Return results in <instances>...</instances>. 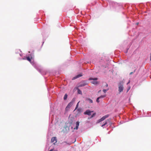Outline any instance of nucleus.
Instances as JSON below:
<instances>
[{
	"label": "nucleus",
	"mask_w": 151,
	"mask_h": 151,
	"mask_svg": "<svg viewBox=\"0 0 151 151\" xmlns=\"http://www.w3.org/2000/svg\"><path fill=\"white\" fill-rule=\"evenodd\" d=\"M109 116V114H107L103 116L101 118L98 120L97 122V123H99L104 120L108 118Z\"/></svg>",
	"instance_id": "nucleus-1"
},
{
	"label": "nucleus",
	"mask_w": 151,
	"mask_h": 151,
	"mask_svg": "<svg viewBox=\"0 0 151 151\" xmlns=\"http://www.w3.org/2000/svg\"><path fill=\"white\" fill-rule=\"evenodd\" d=\"M51 142L52 143H54V144L56 143L57 142V139L56 138V137H52L51 138Z\"/></svg>",
	"instance_id": "nucleus-2"
},
{
	"label": "nucleus",
	"mask_w": 151,
	"mask_h": 151,
	"mask_svg": "<svg viewBox=\"0 0 151 151\" xmlns=\"http://www.w3.org/2000/svg\"><path fill=\"white\" fill-rule=\"evenodd\" d=\"M93 111H91L89 110H87L84 113L85 114H87L88 115L90 116L91 115V112H93Z\"/></svg>",
	"instance_id": "nucleus-3"
},
{
	"label": "nucleus",
	"mask_w": 151,
	"mask_h": 151,
	"mask_svg": "<svg viewBox=\"0 0 151 151\" xmlns=\"http://www.w3.org/2000/svg\"><path fill=\"white\" fill-rule=\"evenodd\" d=\"M75 100L74 99H73L70 102L68 105L67 106L69 107V108H70L73 104Z\"/></svg>",
	"instance_id": "nucleus-4"
},
{
	"label": "nucleus",
	"mask_w": 151,
	"mask_h": 151,
	"mask_svg": "<svg viewBox=\"0 0 151 151\" xmlns=\"http://www.w3.org/2000/svg\"><path fill=\"white\" fill-rule=\"evenodd\" d=\"M123 86L122 85H119V92H122L123 90Z\"/></svg>",
	"instance_id": "nucleus-5"
},
{
	"label": "nucleus",
	"mask_w": 151,
	"mask_h": 151,
	"mask_svg": "<svg viewBox=\"0 0 151 151\" xmlns=\"http://www.w3.org/2000/svg\"><path fill=\"white\" fill-rule=\"evenodd\" d=\"M107 121L110 122V119H108L104 123V124L101 125L102 127H103V126H105L107 124Z\"/></svg>",
	"instance_id": "nucleus-6"
},
{
	"label": "nucleus",
	"mask_w": 151,
	"mask_h": 151,
	"mask_svg": "<svg viewBox=\"0 0 151 151\" xmlns=\"http://www.w3.org/2000/svg\"><path fill=\"white\" fill-rule=\"evenodd\" d=\"M79 126V122H77L76 123V127L75 128H74V129H77L78 128V126Z\"/></svg>",
	"instance_id": "nucleus-7"
},
{
	"label": "nucleus",
	"mask_w": 151,
	"mask_h": 151,
	"mask_svg": "<svg viewBox=\"0 0 151 151\" xmlns=\"http://www.w3.org/2000/svg\"><path fill=\"white\" fill-rule=\"evenodd\" d=\"M26 58L27 60H28V61H29L30 62H31V58H30L29 57H26Z\"/></svg>",
	"instance_id": "nucleus-8"
},
{
	"label": "nucleus",
	"mask_w": 151,
	"mask_h": 151,
	"mask_svg": "<svg viewBox=\"0 0 151 151\" xmlns=\"http://www.w3.org/2000/svg\"><path fill=\"white\" fill-rule=\"evenodd\" d=\"M106 96V95H104L101 96L100 97H99L98 98H99V99H102L103 98H104Z\"/></svg>",
	"instance_id": "nucleus-9"
},
{
	"label": "nucleus",
	"mask_w": 151,
	"mask_h": 151,
	"mask_svg": "<svg viewBox=\"0 0 151 151\" xmlns=\"http://www.w3.org/2000/svg\"><path fill=\"white\" fill-rule=\"evenodd\" d=\"M77 111H78V112L79 113H80L81 112V108H78L77 109Z\"/></svg>",
	"instance_id": "nucleus-10"
},
{
	"label": "nucleus",
	"mask_w": 151,
	"mask_h": 151,
	"mask_svg": "<svg viewBox=\"0 0 151 151\" xmlns=\"http://www.w3.org/2000/svg\"><path fill=\"white\" fill-rule=\"evenodd\" d=\"M78 93L79 94H82L81 91L78 88Z\"/></svg>",
	"instance_id": "nucleus-11"
},
{
	"label": "nucleus",
	"mask_w": 151,
	"mask_h": 151,
	"mask_svg": "<svg viewBox=\"0 0 151 151\" xmlns=\"http://www.w3.org/2000/svg\"><path fill=\"white\" fill-rule=\"evenodd\" d=\"M98 79V78H89L90 80H97Z\"/></svg>",
	"instance_id": "nucleus-12"
},
{
	"label": "nucleus",
	"mask_w": 151,
	"mask_h": 151,
	"mask_svg": "<svg viewBox=\"0 0 151 151\" xmlns=\"http://www.w3.org/2000/svg\"><path fill=\"white\" fill-rule=\"evenodd\" d=\"M82 75L81 74H79V75H78L77 76H76V77H75L74 78H79L80 77H81L82 76Z\"/></svg>",
	"instance_id": "nucleus-13"
},
{
	"label": "nucleus",
	"mask_w": 151,
	"mask_h": 151,
	"mask_svg": "<svg viewBox=\"0 0 151 151\" xmlns=\"http://www.w3.org/2000/svg\"><path fill=\"white\" fill-rule=\"evenodd\" d=\"M87 99H88V100L89 101V102L90 103H93V101L92 100H91V99H89V98H88Z\"/></svg>",
	"instance_id": "nucleus-14"
},
{
	"label": "nucleus",
	"mask_w": 151,
	"mask_h": 151,
	"mask_svg": "<svg viewBox=\"0 0 151 151\" xmlns=\"http://www.w3.org/2000/svg\"><path fill=\"white\" fill-rule=\"evenodd\" d=\"M67 96L68 95L66 94H65L64 97V100H65L67 98Z\"/></svg>",
	"instance_id": "nucleus-15"
},
{
	"label": "nucleus",
	"mask_w": 151,
	"mask_h": 151,
	"mask_svg": "<svg viewBox=\"0 0 151 151\" xmlns=\"http://www.w3.org/2000/svg\"><path fill=\"white\" fill-rule=\"evenodd\" d=\"M91 83L94 84H98V82L96 81H92L91 82Z\"/></svg>",
	"instance_id": "nucleus-16"
},
{
	"label": "nucleus",
	"mask_w": 151,
	"mask_h": 151,
	"mask_svg": "<svg viewBox=\"0 0 151 151\" xmlns=\"http://www.w3.org/2000/svg\"><path fill=\"white\" fill-rule=\"evenodd\" d=\"M109 90V88H108L107 89H104L103 91L104 93H105L106 92V91H108Z\"/></svg>",
	"instance_id": "nucleus-17"
},
{
	"label": "nucleus",
	"mask_w": 151,
	"mask_h": 151,
	"mask_svg": "<svg viewBox=\"0 0 151 151\" xmlns=\"http://www.w3.org/2000/svg\"><path fill=\"white\" fill-rule=\"evenodd\" d=\"M123 82L122 81H121L119 83V85H122L123 86Z\"/></svg>",
	"instance_id": "nucleus-18"
},
{
	"label": "nucleus",
	"mask_w": 151,
	"mask_h": 151,
	"mask_svg": "<svg viewBox=\"0 0 151 151\" xmlns=\"http://www.w3.org/2000/svg\"><path fill=\"white\" fill-rule=\"evenodd\" d=\"M86 85V83H84L83 84H81L80 85V86L82 87L83 86H84Z\"/></svg>",
	"instance_id": "nucleus-19"
},
{
	"label": "nucleus",
	"mask_w": 151,
	"mask_h": 151,
	"mask_svg": "<svg viewBox=\"0 0 151 151\" xmlns=\"http://www.w3.org/2000/svg\"><path fill=\"white\" fill-rule=\"evenodd\" d=\"M96 113H94L93 114L91 115V118H92V117H93L94 116H95V115H96Z\"/></svg>",
	"instance_id": "nucleus-20"
},
{
	"label": "nucleus",
	"mask_w": 151,
	"mask_h": 151,
	"mask_svg": "<svg viewBox=\"0 0 151 151\" xmlns=\"http://www.w3.org/2000/svg\"><path fill=\"white\" fill-rule=\"evenodd\" d=\"M78 103H79V102H78L77 103V104L76 105V108H75V109L74 110V111L75 110L78 108Z\"/></svg>",
	"instance_id": "nucleus-21"
},
{
	"label": "nucleus",
	"mask_w": 151,
	"mask_h": 151,
	"mask_svg": "<svg viewBox=\"0 0 151 151\" xmlns=\"http://www.w3.org/2000/svg\"><path fill=\"white\" fill-rule=\"evenodd\" d=\"M69 109H70V108H69V107H68V106H67V107H66V108H65V110H66V111H68V110H69Z\"/></svg>",
	"instance_id": "nucleus-22"
},
{
	"label": "nucleus",
	"mask_w": 151,
	"mask_h": 151,
	"mask_svg": "<svg viewBox=\"0 0 151 151\" xmlns=\"http://www.w3.org/2000/svg\"><path fill=\"white\" fill-rule=\"evenodd\" d=\"M99 98H97L96 101L97 102L99 103Z\"/></svg>",
	"instance_id": "nucleus-23"
},
{
	"label": "nucleus",
	"mask_w": 151,
	"mask_h": 151,
	"mask_svg": "<svg viewBox=\"0 0 151 151\" xmlns=\"http://www.w3.org/2000/svg\"><path fill=\"white\" fill-rule=\"evenodd\" d=\"M135 70H134V72H131V73H130L129 74H130V75H131V74H133V73H134V72H135Z\"/></svg>",
	"instance_id": "nucleus-24"
},
{
	"label": "nucleus",
	"mask_w": 151,
	"mask_h": 151,
	"mask_svg": "<svg viewBox=\"0 0 151 151\" xmlns=\"http://www.w3.org/2000/svg\"><path fill=\"white\" fill-rule=\"evenodd\" d=\"M108 86V84L107 83H106V85L105 86V87H107Z\"/></svg>",
	"instance_id": "nucleus-25"
},
{
	"label": "nucleus",
	"mask_w": 151,
	"mask_h": 151,
	"mask_svg": "<svg viewBox=\"0 0 151 151\" xmlns=\"http://www.w3.org/2000/svg\"><path fill=\"white\" fill-rule=\"evenodd\" d=\"M63 143H65V144H68V145H70V143H67L66 142H63Z\"/></svg>",
	"instance_id": "nucleus-26"
},
{
	"label": "nucleus",
	"mask_w": 151,
	"mask_h": 151,
	"mask_svg": "<svg viewBox=\"0 0 151 151\" xmlns=\"http://www.w3.org/2000/svg\"><path fill=\"white\" fill-rule=\"evenodd\" d=\"M130 82V80H129V81H128V82L127 83V85Z\"/></svg>",
	"instance_id": "nucleus-27"
},
{
	"label": "nucleus",
	"mask_w": 151,
	"mask_h": 151,
	"mask_svg": "<svg viewBox=\"0 0 151 151\" xmlns=\"http://www.w3.org/2000/svg\"><path fill=\"white\" fill-rule=\"evenodd\" d=\"M150 60H151V54H150Z\"/></svg>",
	"instance_id": "nucleus-28"
},
{
	"label": "nucleus",
	"mask_w": 151,
	"mask_h": 151,
	"mask_svg": "<svg viewBox=\"0 0 151 151\" xmlns=\"http://www.w3.org/2000/svg\"><path fill=\"white\" fill-rule=\"evenodd\" d=\"M49 151H53V150L52 149H51Z\"/></svg>",
	"instance_id": "nucleus-29"
},
{
	"label": "nucleus",
	"mask_w": 151,
	"mask_h": 151,
	"mask_svg": "<svg viewBox=\"0 0 151 151\" xmlns=\"http://www.w3.org/2000/svg\"><path fill=\"white\" fill-rule=\"evenodd\" d=\"M101 91V90H100L98 92V93L100 92Z\"/></svg>",
	"instance_id": "nucleus-30"
},
{
	"label": "nucleus",
	"mask_w": 151,
	"mask_h": 151,
	"mask_svg": "<svg viewBox=\"0 0 151 151\" xmlns=\"http://www.w3.org/2000/svg\"><path fill=\"white\" fill-rule=\"evenodd\" d=\"M137 25L138 24V23H137Z\"/></svg>",
	"instance_id": "nucleus-31"
}]
</instances>
